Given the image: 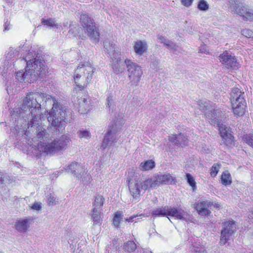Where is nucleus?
<instances>
[{
	"instance_id": "nucleus-18",
	"label": "nucleus",
	"mask_w": 253,
	"mask_h": 253,
	"mask_svg": "<svg viewBox=\"0 0 253 253\" xmlns=\"http://www.w3.org/2000/svg\"><path fill=\"white\" fill-rule=\"evenodd\" d=\"M222 227L221 233L231 236L236 231L237 225L236 222L231 220L222 222Z\"/></svg>"
},
{
	"instance_id": "nucleus-36",
	"label": "nucleus",
	"mask_w": 253,
	"mask_h": 253,
	"mask_svg": "<svg viewBox=\"0 0 253 253\" xmlns=\"http://www.w3.org/2000/svg\"><path fill=\"white\" fill-rule=\"evenodd\" d=\"M77 134L80 138L89 139L91 137L90 132L86 130H80L78 131Z\"/></svg>"
},
{
	"instance_id": "nucleus-20",
	"label": "nucleus",
	"mask_w": 253,
	"mask_h": 253,
	"mask_svg": "<svg viewBox=\"0 0 253 253\" xmlns=\"http://www.w3.org/2000/svg\"><path fill=\"white\" fill-rule=\"evenodd\" d=\"M147 47L148 46L146 41H137L134 43V50L138 55H143L146 52Z\"/></svg>"
},
{
	"instance_id": "nucleus-51",
	"label": "nucleus",
	"mask_w": 253,
	"mask_h": 253,
	"mask_svg": "<svg viewBox=\"0 0 253 253\" xmlns=\"http://www.w3.org/2000/svg\"><path fill=\"white\" fill-rule=\"evenodd\" d=\"M137 216H138L137 215H134L130 216L129 218H126L125 220L128 222H133V221H134V219Z\"/></svg>"
},
{
	"instance_id": "nucleus-38",
	"label": "nucleus",
	"mask_w": 253,
	"mask_h": 253,
	"mask_svg": "<svg viewBox=\"0 0 253 253\" xmlns=\"http://www.w3.org/2000/svg\"><path fill=\"white\" fill-rule=\"evenodd\" d=\"M230 236L220 233V238L219 241V244L221 246H223L227 243L228 241L230 239Z\"/></svg>"
},
{
	"instance_id": "nucleus-45",
	"label": "nucleus",
	"mask_w": 253,
	"mask_h": 253,
	"mask_svg": "<svg viewBox=\"0 0 253 253\" xmlns=\"http://www.w3.org/2000/svg\"><path fill=\"white\" fill-rule=\"evenodd\" d=\"M47 201L49 206H52L55 204L56 198L51 194L48 195Z\"/></svg>"
},
{
	"instance_id": "nucleus-16",
	"label": "nucleus",
	"mask_w": 253,
	"mask_h": 253,
	"mask_svg": "<svg viewBox=\"0 0 253 253\" xmlns=\"http://www.w3.org/2000/svg\"><path fill=\"white\" fill-rule=\"evenodd\" d=\"M157 186L164 184H173L176 182L175 177H172L170 174H160L155 175Z\"/></svg>"
},
{
	"instance_id": "nucleus-53",
	"label": "nucleus",
	"mask_w": 253,
	"mask_h": 253,
	"mask_svg": "<svg viewBox=\"0 0 253 253\" xmlns=\"http://www.w3.org/2000/svg\"><path fill=\"white\" fill-rule=\"evenodd\" d=\"M69 33L70 34L73 35V36H75V34L74 33V31L71 29L69 31Z\"/></svg>"
},
{
	"instance_id": "nucleus-17",
	"label": "nucleus",
	"mask_w": 253,
	"mask_h": 253,
	"mask_svg": "<svg viewBox=\"0 0 253 253\" xmlns=\"http://www.w3.org/2000/svg\"><path fill=\"white\" fill-rule=\"evenodd\" d=\"M245 97V92L238 88H233L230 93V99L232 103L246 102Z\"/></svg>"
},
{
	"instance_id": "nucleus-14",
	"label": "nucleus",
	"mask_w": 253,
	"mask_h": 253,
	"mask_svg": "<svg viewBox=\"0 0 253 253\" xmlns=\"http://www.w3.org/2000/svg\"><path fill=\"white\" fill-rule=\"evenodd\" d=\"M65 169L68 173L73 175L78 179H81L85 173L83 167L77 163H72Z\"/></svg>"
},
{
	"instance_id": "nucleus-54",
	"label": "nucleus",
	"mask_w": 253,
	"mask_h": 253,
	"mask_svg": "<svg viewBox=\"0 0 253 253\" xmlns=\"http://www.w3.org/2000/svg\"><path fill=\"white\" fill-rule=\"evenodd\" d=\"M214 206L215 207L218 208L219 207V205L218 204H215V205H214Z\"/></svg>"
},
{
	"instance_id": "nucleus-10",
	"label": "nucleus",
	"mask_w": 253,
	"mask_h": 253,
	"mask_svg": "<svg viewBox=\"0 0 253 253\" xmlns=\"http://www.w3.org/2000/svg\"><path fill=\"white\" fill-rule=\"evenodd\" d=\"M124 63L127 69L128 78L131 85H137L143 74L141 67L130 59H126Z\"/></svg>"
},
{
	"instance_id": "nucleus-35",
	"label": "nucleus",
	"mask_w": 253,
	"mask_h": 253,
	"mask_svg": "<svg viewBox=\"0 0 253 253\" xmlns=\"http://www.w3.org/2000/svg\"><path fill=\"white\" fill-rule=\"evenodd\" d=\"M110 56L112 58V62H115V61L120 62L121 61V52L118 48H117L116 51L112 52Z\"/></svg>"
},
{
	"instance_id": "nucleus-37",
	"label": "nucleus",
	"mask_w": 253,
	"mask_h": 253,
	"mask_svg": "<svg viewBox=\"0 0 253 253\" xmlns=\"http://www.w3.org/2000/svg\"><path fill=\"white\" fill-rule=\"evenodd\" d=\"M198 8L202 11H206L208 10L209 6L207 2L204 0H201L198 3Z\"/></svg>"
},
{
	"instance_id": "nucleus-8",
	"label": "nucleus",
	"mask_w": 253,
	"mask_h": 253,
	"mask_svg": "<svg viewBox=\"0 0 253 253\" xmlns=\"http://www.w3.org/2000/svg\"><path fill=\"white\" fill-rule=\"evenodd\" d=\"M123 121L118 120L114 122L112 127L107 131L104 136L101 147L104 150L107 147L114 146L120 136L118 132L121 129Z\"/></svg>"
},
{
	"instance_id": "nucleus-22",
	"label": "nucleus",
	"mask_w": 253,
	"mask_h": 253,
	"mask_svg": "<svg viewBox=\"0 0 253 253\" xmlns=\"http://www.w3.org/2000/svg\"><path fill=\"white\" fill-rule=\"evenodd\" d=\"M232 105L233 111L235 115L237 116H242L244 115L246 108V102L232 103Z\"/></svg>"
},
{
	"instance_id": "nucleus-25",
	"label": "nucleus",
	"mask_w": 253,
	"mask_h": 253,
	"mask_svg": "<svg viewBox=\"0 0 253 253\" xmlns=\"http://www.w3.org/2000/svg\"><path fill=\"white\" fill-rule=\"evenodd\" d=\"M112 67L114 73L116 74H120L125 71V65L122 61L120 62L115 61L112 62Z\"/></svg>"
},
{
	"instance_id": "nucleus-6",
	"label": "nucleus",
	"mask_w": 253,
	"mask_h": 253,
	"mask_svg": "<svg viewBox=\"0 0 253 253\" xmlns=\"http://www.w3.org/2000/svg\"><path fill=\"white\" fill-rule=\"evenodd\" d=\"M70 139L67 135H63L59 138L54 139L50 142L48 140L39 145V150L47 154H51L66 148L70 144Z\"/></svg>"
},
{
	"instance_id": "nucleus-1",
	"label": "nucleus",
	"mask_w": 253,
	"mask_h": 253,
	"mask_svg": "<svg viewBox=\"0 0 253 253\" xmlns=\"http://www.w3.org/2000/svg\"><path fill=\"white\" fill-rule=\"evenodd\" d=\"M45 98L53 103L47 118L50 124V128L54 134L62 133L66 124L71 121V112L65 106L58 103L51 95L39 91L29 92L23 99L22 107L15 108L11 114L18 128H24L27 125L25 135L33 140L37 138L38 139L39 149L41 142L45 143L46 140H48L45 136V129L39 125L41 116V102Z\"/></svg>"
},
{
	"instance_id": "nucleus-46",
	"label": "nucleus",
	"mask_w": 253,
	"mask_h": 253,
	"mask_svg": "<svg viewBox=\"0 0 253 253\" xmlns=\"http://www.w3.org/2000/svg\"><path fill=\"white\" fill-rule=\"evenodd\" d=\"M167 47L170 49H171L173 51H177L178 48V45L172 41L170 42V43H169Z\"/></svg>"
},
{
	"instance_id": "nucleus-27",
	"label": "nucleus",
	"mask_w": 253,
	"mask_h": 253,
	"mask_svg": "<svg viewBox=\"0 0 253 253\" xmlns=\"http://www.w3.org/2000/svg\"><path fill=\"white\" fill-rule=\"evenodd\" d=\"M104 47L105 51L111 55V53L118 48L116 45L111 41L109 40H106L104 42Z\"/></svg>"
},
{
	"instance_id": "nucleus-56",
	"label": "nucleus",
	"mask_w": 253,
	"mask_h": 253,
	"mask_svg": "<svg viewBox=\"0 0 253 253\" xmlns=\"http://www.w3.org/2000/svg\"><path fill=\"white\" fill-rule=\"evenodd\" d=\"M0 253H2L0 252Z\"/></svg>"
},
{
	"instance_id": "nucleus-52",
	"label": "nucleus",
	"mask_w": 253,
	"mask_h": 253,
	"mask_svg": "<svg viewBox=\"0 0 253 253\" xmlns=\"http://www.w3.org/2000/svg\"><path fill=\"white\" fill-rule=\"evenodd\" d=\"M10 25V23L8 22V20L7 19L6 21L5 22L4 24V30H8L9 28H8V26Z\"/></svg>"
},
{
	"instance_id": "nucleus-23",
	"label": "nucleus",
	"mask_w": 253,
	"mask_h": 253,
	"mask_svg": "<svg viewBox=\"0 0 253 253\" xmlns=\"http://www.w3.org/2000/svg\"><path fill=\"white\" fill-rule=\"evenodd\" d=\"M101 210L92 209L91 211V219L93 222V225H100L102 221V214L101 212Z\"/></svg>"
},
{
	"instance_id": "nucleus-11",
	"label": "nucleus",
	"mask_w": 253,
	"mask_h": 253,
	"mask_svg": "<svg viewBox=\"0 0 253 253\" xmlns=\"http://www.w3.org/2000/svg\"><path fill=\"white\" fill-rule=\"evenodd\" d=\"M219 59L227 69L236 70L240 66V64L235 56L226 50L219 55Z\"/></svg>"
},
{
	"instance_id": "nucleus-55",
	"label": "nucleus",
	"mask_w": 253,
	"mask_h": 253,
	"mask_svg": "<svg viewBox=\"0 0 253 253\" xmlns=\"http://www.w3.org/2000/svg\"><path fill=\"white\" fill-rule=\"evenodd\" d=\"M68 25V22H66V24H64V26H66Z\"/></svg>"
},
{
	"instance_id": "nucleus-24",
	"label": "nucleus",
	"mask_w": 253,
	"mask_h": 253,
	"mask_svg": "<svg viewBox=\"0 0 253 253\" xmlns=\"http://www.w3.org/2000/svg\"><path fill=\"white\" fill-rule=\"evenodd\" d=\"M19 55V51L13 47H10L6 53V59L8 63H11L14 59H16Z\"/></svg>"
},
{
	"instance_id": "nucleus-4",
	"label": "nucleus",
	"mask_w": 253,
	"mask_h": 253,
	"mask_svg": "<svg viewBox=\"0 0 253 253\" xmlns=\"http://www.w3.org/2000/svg\"><path fill=\"white\" fill-rule=\"evenodd\" d=\"M93 68L89 64L79 65L75 71V83L80 90L86 86L92 79Z\"/></svg>"
},
{
	"instance_id": "nucleus-5",
	"label": "nucleus",
	"mask_w": 253,
	"mask_h": 253,
	"mask_svg": "<svg viewBox=\"0 0 253 253\" xmlns=\"http://www.w3.org/2000/svg\"><path fill=\"white\" fill-rule=\"evenodd\" d=\"M152 214L156 216H171L176 219L183 220L186 222H193L192 216L187 211L182 209L165 207L164 208H158L152 211Z\"/></svg>"
},
{
	"instance_id": "nucleus-13",
	"label": "nucleus",
	"mask_w": 253,
	"mask_h": 253,
	"mask_svg": "<svg viewBox=\"0 0 253 253\" xmlns=\"http://www.w3.org/2000/svg\"><path fill=\"white\" fill-rule=\"evenodd\" d=\"M33 219V217H29L17 220L14 224L15 229L20 233H26L29 231Z\"/></svg>"
},
{
	"instance_id": "nucleus-21",
	"label": "nucleus",
	"mask_w": 253,
	"mask_h": 253,
	"mask_svg": "<svg viewBox=\"0 0 253 253\" xmlns=\"http://www.w3.org/2000/svg\"><path fill=\"white\" fill-rule=\"evenodd\" d=\"M90 101L89 98H81L79 102V111L81 114H86L91 109Z\"/></svg>"
},
{
	"instance_id": "nucleus-32",
	"label": "nucleus",
	"mask_w": 253,
	"mask_h": 253,
	"mask_svg": "<svg viewBox=\"0 0 253 253\" xmlns=\"http://www.w3.org/2000/svg\"><path fill=\"white\" fill-rule=\"evenodd\" d=\"M136 248V245L132 241H128L125 243L123 248L125 251L129 253L134 251Z\"/></svg>"
},
{
	"instance_id": "nucleus-28",
	"label": "nucleus",
	"mask_w": 253,
	"mask_h": 253,
	"mask_svg": "<svg viewBox=\"0 0 253 253\" xmlns=\"http://www.w3.org/2000/svg\"><path fill=\"white\" fill-rule=\"evenodd\" d=\"M104 202V198L102 195H97L95 197V199L93 203V209L101 210V207Z\"/></svg>"
},
{
	"instance_id": "nucleus-49",
	"label": "nucleus",
	"mask_w": 253,
	"mask_h": 253,
	"mask_svg": "<svg viewBox=\"0 0 253 253\" xmlns=\"http://www.w3.org/2000/svg\"><path fill=\"white\" fill-rule=\"evenodd\" d=\"M31 208L33 210L39 211L41 209L42 207L40 204L38 203H35L33 206L31 207Z\"/></svg>"
},
{
	"instance_id": "nucleus-3",
	"label": "nucleus",
	"mask_w": 253,
	"mask_h": 253,
	"mask_svg": "<svg viewBox=\"0 0 253 253\" xmlns=\"http://www.w3.org/2000/svg\"><path fill=\"white\" fill-rule=\"evenodd\" d=\"M198 103L199 109L204 112L205 117L209 120L211 124L219 127L220 136L222 138V143L229 147L233 145L234 137L228 132L227 127L221 124V112L215 109L214 105L213 106L209 101L199 100Z\"/></svg>"
},
{
	"instance_id": "nucleus-39",
	"label": "nucleus",
	"mask_w": 253,
	"mask_h": 253,
	"mask_svg": "<svg viewBox=\"0 0 253 253\" xmlns=\"http://www.w3.org/2000/svg\"><path fill=\"white\" fill-rule=\"evenodd\" d=\"M220 168V165L214 164L210 169V174L212 177H215L218 173Z\"/></svg>"
},
{
	"instance_id": "nucleus-12",
	"label": "nucleus",
	"mask_w": 253,
	"mask_h": 253,
	"mask_svg": "<svg viewBox=\"0 0 253 253\" xmlns=\"http://www.w3.org/2000/svg\"><path fill=\"white\" fill-rule=\"evenodd\" d=\"M229 9L234 14L243 17L247 5L240 0H230Z\"/></svg>"
},
{
	"instance_id": "nucleus-31",
	"label": "nucleus",
	"mask_w": 253,
	"mask_h": 253,
	"mask_svg": "<svg viewBox=\"0 0 253 253\" xmlns=\"http://www.w3.org/2000/svg\"><path fill=\"white\" fill-rule=\"evenodd\" d=\"M221 180L222 183L226 186L231 184V177L229 173L228 172H224L221 175Z\"/></svg>"
},
{
	"instance_id": "nucleus-9",
	"label": "nucleus",
	"mask_w": 253,
	"mask_h": 253,
	"mask_svg": "<svg viewBox=\"0 0 253 253\" xmlns=\"http://www.w3.org/2000/svg\"><path fill=\"white\" fill-rule=\"evenodd\" d=\"M80 22L90 39L95 43L98 42L100 34L92 19L88 15L84 14L81 15Z\"/></svg>"
},
{
	"instance_id": "nucleus-26",
	"label": "nucleus",
	"mask_w": 253,
	"mask_h": 253,
	"mask_svg": "<svg viewBox=\"0 0 253 253\" xmlns=\"http://www.w3.org/2000/svg\"><path fill=\"white\" fill-rule=\"evenodd\" d=\"M11 183V180L8 175L0 171V188L8 186Z\"/></svg>"
},
{
	"instance_id": "nucleus-43",
	"label": "nucleus",
	"mask_w": 253,
	"mask_h": 253,
	"mask_svg": "<svg viewBox=\"0 0 253 253\" xmlns=\"http://www.w3.org/2000/svg\"><path fill=\"white\" fill-rule=\"evenodd\" d=\"M242 34L248 38H253V32L250 29H244L242 31Z\"/></svg>"
},
{
	"instance_id": "nucleus-7",
	"label": "nucleus",
	"mask_w": 253,
	"mask_h": 253,
	"mask_svg": "<svg viewBox=\"0 0 253 253\" xmlns=\"http://www.w3.org/2000/svg\"><path fill=\"white\" fill-rule=\"evenodd\" d=\"M127 181L130 192L133 197H135L140 194L141 190L145 191L148 188H153L157 186L155 175L143 181L136 178L130 179Z\"/></svg>"
},
{
	"instance_id": "nucleus-48",
	"label": "nucleus",
	"mask_w": 253,
	"mask_h": 253,
	"mask_svg": "<svg viewBox=\"0 0 253 253\" xmlns=\"http://www.w3.org/2000/svg\"><path fill=\"white\" fill-rule=\"evenodd\" d=\"M193 0H181L183 5L186 7H188L192 4Z\"/></svg>"
},
{
	"instance_id": "nucleus-2",
	"label": "nucleus",
	"mask_w": 253,
	"mask_h": 253,
	"mask_svg": "<svg viewBox=\"0 0 253 253\" xmlns=\"http://www.w3.org/2000/svg\"><path fill=\"white\" fill-rule=\"evenodd\" d=\"M26 63L25 72L19 71L16 74L17 79L20 82L27 80L33 82L39 79L42 80L45 76L46 67L42 53L29 50L28 53L23 55L21 61Z\"/></svg>"
},
{
	"instance_id": "nucleus-34",
	"label": "nucleus",
	"mask_w": 253,
	"mask_h": 253,
	"mask_svg": "<svg viewBox=\"0 0 253 253\" xmlns=\"http://www.w3.org/2000/svg\"><path fill=\"white\" fill-rule=\"evenodd\" d=\"M123 214L122 212L117 211L114 217L113 222L114 226L118 227L119 226L120 221L123 218Z\"/></svg>"
},
{
	"instance_id": "nucleus-50",
	"label": "nucleus",
	"mask_w": 253,
	"mask_h": 253,
	"mask_svg": "<svg viewBox=\"0 0 253 253\" xmlns=\"http://www.w3.org/2000/svg\"><path fill=\"white\" fill-rule=\"evenodd\" d=\"M199 52H201V53H209V51H208V50L207 49V47L205 45H202V46H201L200 47Z\"/></svg>"
},
{
	"instance_id": "nucleus-19",
	"label": "nucleus",
	"mask_w": 253,
	"mask_h": 253,
	"mask_svg": "<svg viewBox=\"0 0 253 253\" xmlns=\"http://www.w3.org/2000/svg\"><path fill=\"white\" fill-rule=\"evenodd\" d=\"M169 140L174 145L179 146H184L188 145V139L183 134L172 135L169 136Z\"/></svg>"
},
{
	"instance_id": "nucleus-29",
	"label": "nucleus",
	"mask_w": 253,
	"mask_h": 253,
	"mask_svg": "<svg viewBox=\"0 0 253 253\" xmlns=\"http://www.w3.org/2000/svg\"><path fill=\"white\" fill-rule=\"evenodd\" d=\"M242 19L243 20L246 21H253V9L250 8L247 6L246 9H245Z\"/></svg>"
},
{
	"instance_id": "nucleus-42",
	"label": "nucleus",
	"mask_w": 253,
	"mask_h": 253,
	"mask_svg": "<svg viewBox=\"0 0 253 253\" xmlns=\"http://www.w3.org/2000/svg\"><path fill=\"white\" fill-rule=\"evenodd\" d=\"M158 39L159 40L160 42L164 43V45H165L167 47H168L171 42V41L167 39L166 37L160 35H158Z\"/></svg>"
},
{
	"instance_id": "nucleus-44",
	"label": "nucleus",
	"mask_w": 253,
	"mask_h": 253,
	"mask_svg": "<svg viewBox=\"0 0 253 253\" xmlns=\"http://www.w3.org/2000/svg\"><path fill=\"white\" fill-rule=\"evenodd\" d=\"M244 141L253 148V135H247L244 137Z\"/></svg>"
},
{
	"instance_id": "nucleus-33",
	"label": "nucleus",
	"mask_w": 253,
	"mask_h": 253,
	"mask_svg": "<svg viewBox=\"0 0 253 253\" xmlns=\"http://www.w3.org/2000/svg\"><path fill=\"white\" fill-rule=\"evenodd\" d=\"M42 23L43 25H47L52 28H58L59 26L56 24L54 20L52 19H42ZM60 26H61L60 25Z\"/></svg>"
},
{
	"instance_id": "nucleus-47",
	"label": "nucleus",
	"mask_w": 253,
	"mask_h": 253,
	"mask_svg": "<svg viewBox=\"0 0 253 253\" xmlns=\"http://www.w3.org/2000/svg\"><path fill=\"white\" fill-rule=\"evenodd\" d=\"M194 253H207V251L203 248L197 247L194 248Z\"/></svg>"
},
{
	"instance_id": "nucleus-15",
	"label": "nucleus",
	"mask_w": 253,
	"mask_h": 253,
	"mask_svg": "<svg viewBox=\"0 0 253 253\" xmlns=\"http://www.w3.org/2000/svg\"><path fill=\"white\" fill-rule=\"evenodd\" d=\"M212 203L206 200L203 202L196 203L194 204V208L200 215L206 216L210 214L211 212L209 209Z\"/></svg>"
},
{
	"instance_id": "nucleus-40",
	"label": "nucleus",
	"mask_w": 253,
	"mask_h": 253,
	"mask_svg": "<svg viewBox=\"0 0 253 253\" xmlns=\"http://www.w3.org/2000/svg\"><path fill=\"white\" fill-rule=\"evenodd\" d=\"M106 107L109 108L110 109H112V110L114 108V98L113 96H110L107 99L106 101Z\"/></svg>"
},
{
	"instance_id": "nucleus-30",
	"label": "nucleus",
	"mask_w": 253,
	"mask_h": 253,
	"mask_svg": "<svg viewBox=\"0 0 253 253\" xmlns=\"http://www.w3.org/2000/svg\"><path fill=\"white\" fill-rule=\"evenodd\" d=\"M140 167L143 170H149L155 167V162L152 160H147L145 162L141 163Z\"/></svg>"
},
{
	"instance_id": "nucleus-41",
	"label": "nucleus",
	"mask_w": 253,
	"mask_h": 253,
	"mask_svg": "<svg viewBox=\"0 0 253 253\" xmlns=\"http://www.w3.org/2000/svg\"><path fill=\"white\" fill-rule=\"evenodd\" d=\"M186 179L188 184L193 188L196 186V182L194 178L190 173L186 174Z\"/></svg>"
}]
</instances>
